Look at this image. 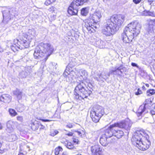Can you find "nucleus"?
Instances as JSON below:
<instances>
[{"label": "nucleus", "instance_id": "51", "mask_svg": "<svg viewBox=\"0 0 155 155\" xmlns=\"http://www.w3.org/2000/svg\"><path fill=\"white\" fill-rule=\"evenodd\" d=\"M2 129V124L0 123V130H1Z\"/></svg>", "mask_w": 155, "mask_h": 155}, {"label": "nucleus", "instance_id": "44", "mask_svg": "<svg viewBox=\"0 0 155 155\" xmlns=\"http://www.w3.org/2000/svg\"><path fill=\"white\" fill-rule=\"evenodd\" d=\"M141 0H133V2L135 4H139Z\"/></svg>", "mask_w": 155, "mask_h": 155}, {"label": "nucleus", "instance_id": "56", "mask_svg": "<svg viewBox=\"0 0 155 155\" xmlns=\"http://www.w3.org/2000/svg\"><path fill=\"white\" fill-rule=\"evenodd\" d=\"M154 20V21H155V20Z\"/></svg>", "mask_w": 155, "mask_h": 155}, {"label": "nucleus", "instance_id": "49", "mask_svg": "<svg viewBox=\"0 0 155 155\" xmlns=\"http://www.w3.org/2000/svg\"><path fill=\"white\" fill-rule=\"evenodd\" d=\"M66 135L68 136H71L73 135V133L71 132H69L68 134H66Z\"/></svg>", "mask_w": 155, "mask_h": 155}, {"label": "nucleus", "instance_id": "30", "mask_svg": "<svg viewBox=\"0 0 155 155\" xmlns=\"http://www.w3.org/2000/svg\"><path fill=\"white\" fill-rule=\"evenodd\" d=\"M67 143H65V146L67 147L69 149H72L73 148L74 146L70 142L67 141Z\"/></svg>", "mask_w": 155, "mask_h": 155}, {"label": "nucleus", "instance_id": "12", "mask_svg": "<svg viewBox=\"0 0 155 155\" xmlns=\"http://www.w3.org/2000/svg\"><path fill=\"white\" fill-rule=\"evenodd\" d=\"M17 124L16 122L12 120L8 121L7 123V131L9 133L12 132Z\"/></svg>", "mask_w": 155, "mask_h": 155}, {"label": "nucleus", "instance_id": "33", "mask_svg": "<svg viewBox=\"0 0 155 155\" xmlns=\"http://www.w3.org/2000/svg\"><path fill=\"white\" fill-rule=\"evenodd\" d=\"M152 14V13L149 11H144L142 12L141 15L143 16H151Z\"/></svg>", "mask_w": 155, "mask_h": 155}, {"label": "nucleus", "instance_id": "40", "mask_svg": "<svg viewBox=\"0 0 155 155\" xmlns=\"http://www.w3.org/2000/svg\"><path fill=\"white\" fill-rule=\"evenodd\" d=\"M16 118L17 120L20 122H22L23 120V117L21 116H17Z\"/></svg>", "mask_w": 155, "mask_h": 155}, {"label": "nucleus", "instance_id": "24", "mask_svg": "<svg viewBox=\"0 0 155 155\" xmlns=\"http://www.w3.org/2000/svg\"><path fill=\"white\" fill-rule=\"evenodd\" d=\"M69 72H70V71H69V68L67 67L63 74V76L66 78L67 80L69 81H70V80H69V78H70Z\"/></svg>", "mask_w": 155, "mask_h": 155}, {"label": "nucleus", "instance_id": "35", "mask_svg": "<svg viewBox=\"0 0 155 155\" xmlns=\"http://www.w3.org/2000/svg\"><path fill=\"white\" fill-rule=\"evenodd\" d=\"M55 1V0H46L45 4L46 5H48Z\"/></svg>", "mask_w": 155, "mask_h": 155}, {"label": "nucleus", "instance_id": "9", "mask_svg": "<svg viewBox=\"0 0 155 155\" xmlns=\"http://www.w3.org/2000/svg\"><path fill=\"white\" fill-rule=\"evenodd\" d=\"M37 35L35 30L33 29H29L28 32L26 33L25 35V38L27 40H26V42L28 43L29 46L30 43Z\"/></svg>", "mask_w": 155, "mask_h": 155}, {"label": "nucleus", "instance_id": "22", "mask_svg": "<svg viewBox=\"0 0 155 155\" xmlns=\"http://www.w3.org/2000/svg\"><path fill=\"white\" fill-rule=\"evenodd\" d=\"M146 105V104L145 103L144 105H142L140 106L137 110L138 114H139V115H141L144 112H145L146 113L147 112V111H146L145 108Z\"/></svg>", "mask_w": 155, "mask_h": 155}, {"label": "nucleus", "instance_id": "16", "mask_svg": "<svg viewBox=\"0 0 155 155\" xmlns=\"http://www.w3.org/2000/svg\"><path fill=\"white\" fill-rule=\"evenodd\" d=\"M11 97L7 94H3L0 97V101L5 103H8L11 101Z\"/></svg>", "mask_w": 155, "mask_h": 155}, {"label": "nucleus", "instance_id": "10", "mask_svg": "<svg viewBox=\"0 0 155 155\" xmlns=\"http://www.w3.org/2000/svg\"><path fill=\"white\" fill-rule=\"evenodd\" d=\"M91 150L93 155H101L104 152V150L98 144L91 146Z\"/></svg>", "mask_w": 155, "mask_h": 155}, {"label": "nucleus", "instance_id": "20", "mask_svg": "<svg viewBox=\"0 0 155 155\" xmlns=\"http://www.w3.org/2000/svg\"><path fill=\"white\" fill-rule=\"evenodd\" d=\"M88 24V23H87L85 25V27L89 33H91L96 31L95 30L97 29V26L94 25L95 24H93L94 25L92 24V26L90 27Z\"/></svg>", "mask_w": 155, "mask_h": 155}, {"label": "nucleus", "instance_id": "36", "mask_svg": "<svg viewBox=\"0 0 155 155\" xmlns=\"http://www.w3.org/2000/svg\"><path fill=\"white\" fill-rule=\"evenodd\" d=\"M105 44V41H100V44L99 46L100 48H103L104 47Z\"/></svg>", "mask_w": 155, "mask_h": 155}, {"label": "nucleus", "instance_id": "34", "mask_svg": "<svg viewBox=\"0 0 155 155\" xmlns=\"http://www.w3.org/2000/svg\"><path fill=\"white\" fill-rule=\"evenodd\" d=\"M104 74H105L104 75H102L101 74H100L98 75V76L99 78L101 79L102 78H108L110 76L109 73H108L107 75H106V73L104 72Z\"/></svg>", "mask_w": 155, "mask_h": 155}, {"label": "nucleus", "instance_id": "43", "mask_svg": "<svg viewBox=\"0 0 155 155\" xmlns=\"http://www.w3.org/2000/svg\"><path fill=\"white\" fill-rule=\"evenodd\" d=\"M142 93V91L141 90L138 89L137 92H135V94L136 95H139Z\"/></svg>", "mask_w": 155, "mask_h": 155}, {"label": "nucleus", "instance_id": "15", "mask_svg": "<svg viewBox=\"0 0 155 155\" xmlns=\"http://www.w3.org/2000/svg\"><path fill=\"white\" fill-rule=\"evenodd\" d=\"M146 134V133L145 131L143 130L137 131L136 132L135 135L134 136V140H137V139L140 140V138H141V139H142V138L141 137H142L143 139H144L145 138V137Z\"/></svg>", "mask_w": 155, "mask_h": 155}, {"label": "nucleus", "instance_id": "23", "mask_svg": "<svg viewBox=\"0 0 155 155\" xmlns=\"http://www.w3.org/2000/svg\"><path fill=\"white\" fill-rule=\"evenodd\" d=\"M13 94L19 99H21L22 96V92L18 89H16L14 91Z\"/></svg>", "mask_w": 155, "mask_h": 155}, {"label": "nucleus", "instance_id": "1", "mask_svg": "<svg viewBox=\"0 0 155 155\" xmlns=\"http://www.w3.org/2000/svg\"><path fill=\"white\" fill-rule=\"evenodd\" d=\"M141 25L137 21H134L125 28L121 35V39L125 43H129L140 33Z\"/></svg>", "mask_w": 155, "mask_h": 155}, {"label": "nucleus", "instance_id": "18", "mask_svg": "<svg viewBox=\"0 0 155 155\" xmlns=\"http://www.w3.org/2000/svg\"><path fill=\"white\" fill-rule=\"evenodd\" d=\"M87 0H76L74 1L71 3V5L75 6L77 8L78 6L82 5L84 3L86 2Z\"/></svg>", "mask_w": 155, "mask_h": 155}, {"label": "nucleus", "instance_id": "53", "mask_svg": "<svg viewBox=\"0 0 155 155\" xmlns=\"http://www.w3.org/2000/svg\"><path fill=\"white\" fill-rule=\"evenodd\" d=\"M146 85L147 87H149V85L148 84H146Z\"/></svg>", "mask_w": 155, "mask_h": 155}, {"label": "nucleus", "instance_id": "4", "mask_svg": "<svg viewBox=\"0 0 155 155\" xmlns=\"http://www.w3.org/2000/svg\"><path fill=\"white\" fill-rule=\"evenodd\" d=\"M104 113L103 108L101 106H97L91 110V117L92 120L95 123L98 122L101 117Z\"/></svg>", "mask_w": 155, "mask_h": 155}, {"label": "nucleus", "instance_id": "31", "mask_svg": "<svg viewBox=\"0 0 155 155\" xmlns=\"http://www.w3.org/2000/svg\"><path fill=\"white\" fill-rule=\"evenodd\" d=\"M62 151V148L60 147H58L56 148L55 149V155H58L60 151Z\"/></svg>", "mask_w": 155, "mask_h": 155}, {"label": "nucleus", "instance_id": "28", "mask_svg": "<svg viewBox=\"0 0 155 155\" xmlns=\"http://www.w3.org/2000/svg\"><path fill=\"white\" fill-rule=\"evenodd\" d=\"M89 8L87 7L83 8L81 10V14L83 16H86L88 12Z\"/></svg>", "mask_w": 155, "mask_h": 155}, {"label": "nucleus", "instance_id": "25", "mask_svg": "<svg viewBox=\"0 0 155 155\" xmlns=\"http://www.w3.org/2000/svg\"><path fill=\"white\" fill-rule=\"evenodd\" d=\"M148 28L150 31L153 30L155 28V21L153 20L150 21L148 24Z\"/></svg>", "mask_w": 155, "mask_h": 155}, {"label": "nucleus", "instance_id": "26", "mask_svg": "<svg viewBox=\"0 0 155 155\" xmlns=\"http://www.w3.org/2000/svg\"><path fill=\"white\" fill-rule=\"evenodd\" d=\"M18 138L17 136L15 134H12L8 136V141L9 142H12L16 140Z\"/></svg>", "mask_w": 155, "mask_h": 155}, {"label": "nucleus", "instance_id": "37", "mask_svg": "<svg viewBox=\"0 0 155 155\" xmlns=\"http://www.w3.org/2000/svg\"><path fill=\"white\" fill-rule=\"evenodd\" d=\"M58 133V132L57 130H53L51 131V135L52 136H54L57 134Z\"/></svg>", "mask_w": 155, "mask_h": 155}, {"label": "nucleus", "instance_id": "39", "mask_svg": "<svg viewBox=\"0 0 155 155\" xmlns=\"http://www.w3.org/2000/svg\"><path fill=\"white\" fill-rule=\"evenodd\" d=\"M87 23H88V25H89V27H91V26H92V23L89 20H87L86 21L85 23V25Z\"/></svg>", "mask_w": 155, "mask_h": 155}, {"label": "nucleus", "instance_id": "48", "mask_svg": "<svg viewBox=\"0 0 155 155\" xmlns=\"http://www.w3.org/2000/svg\"><path fill=\"white\" fill-rule=\"evenodd\" d=\"M55 8L53 7H51L50 8L49 10L50 11H54V10Z\"/></svg>", "mask_w": 155, "mask_h": 155}, {"label": "nucleus", "instance_id": "54", "mask_svg": "<svg viewBox=\"0 0 155 155\" xmlns=\"http://www.w3.org/2000/svg\"><path fill=\"white\" fill-rule=\"evenodd\" d=\"M3 17L4 18V16H5V13H3Z\"/></svg>", "mask_w": 155, "mask_h": 155}, {"label": "nucleus", "instance_id": "50", "mask_svg": "<svg viewBox=\"0 0 155 155\" xmlns=\"http://www.w3.org/2000/svg\"><path fill=\"white\" fill-rule=\"evenodd\" d=\"M62 155H68V154L66 152H64L62 153Z\"/></svg>", "mask_w": 155, "mask_h": 155}, {"label": "nucleus", "instance_id": "3", "mask_svg": "<svg viewBox=\"0 0 155 155\" xmlns=\"http://www.w3.org/2000/svg\"><path fill=\"white\" fill-rule=\"evenodd\" d=\"M83 83H80L77 85L74 90V95L76 99L81 100L86 98L92 92L87 90L83 86Z\"/></svg>", "mask_w": 155, "mask_h": 155}, {"label": "nucleus", "instance_id": "11", "mask_svg": "<svg viewBox=\"0 0 155 155\" xmlns=\"http://www.w3.org/2000/svg\"><path fill=\"white\" fill-rule=\"evenodd\" d=\"M141 138H140V140L137 139V140H135L136 142V146L140 150H146L149 148V144H146L145 142H143Z\"/></svg>", "mask_w": 155, "mask_h": 155}, {"label": "nucleus", "instance_id": "7", "mask_svg": "<svg viewBox=\"0 0 155 155\" xmlns=\"http://www.w3.org/2000/svg\"><path fill=\"white\" fill-rule=\"evenodd\" d=\"M117 31L116 28L108 20L107 21V24L105 25L102 30L103 33L107 36H110L114 34L115 32Z\"/></svg>", "mask_w": 155, "mask_h": 155}, {"label": "nucleus", "instance_id": "14", "mask_svg": "<svg viewBox=\"0 0 155 155\" xmlns=\"http://www.w3.org/2000/svg\"><path fill=\"white\" fill-rule=\"evenodd\" d=\"M102 17L101 13L100 11H97L93 14L91 18L95 23H97L100 21V19Z\"/></svg>", "mask_w": 155, "mask_h": 155}, {"label": "nucleus", "instance_id": "47", "mask_svg": "<svg viewBox=\"0 0 155 155\" xmlns=\"http://www.w3.org/2000/svg\"><path fill=\"white\" fill-rule=\"evenodd\" d=\"M73 141L74 143H78L79 142L78 139L77 138H73Z\"/></svg>", "mask_w": 155, "mask_h": 155}, {"label": "nucleus", "instance_id": "38", "mask_svg": "<svg viewBox=\"0 0 155 155\" xmlns=\"http://www.w3.org/2000/svg\"><path fill=\"white\" fill-rule=\"evenodd\" d=\"M75 132H77L78 135L81 137H82V134H85V131L83 130H82L80 131H75Z\"/></svg>", "mask_w": 155, "mask_h": 155}, {"label": "nucleus", "instance_id": "17", "mask_svg": "<svg viewBox=\"0 0 155 155\" xmlns=\"http://www.w3.org/2000/svg\"><path fill=\"white\" fill-rule=\"evenodd\" d=\"M68 13L71 15H76L78 12L77 8L71 5L68 8Z\"/></svg>", "mask_w": 155, "mask_h": 155}, {"label": "nucleus", "instance_id": "2", "mask_svg": "<svg viewBox=\"0 0 155 155\" xmlns=\"http://www.w3.org/2000/svg\"><path fill=\"white\" fill-rule=\"evenodd\" d=\"M129 120L122 121L119 123H115L110 126L107 129L106 134L108 137H111L113 136L118 138H120L124 134V132L121 130H115L114 128L118 127L124 128L128 130L130 129L131 125Z\"/></svg>", "mask_w": 155, "mask_h": 155}, {"label": "nucleus", "instance_id": "8", "mask_svg": "<svg viewBox=\"0 0 155 155\" xmlns=\"http://www.w3.org/2000/svg\"><path fill=\"white\" fill-rule=\"evenodd\" d=\"M39 47L42 52L48 56H49L54 51L53 46L50 43H41Z\"/></svg>", "mask_w": 155, "mask_h": 155}, {"label": "nucleus", "instance_id": "29", "mask_svg": "<svg viewBox=\"0 0 155 155\" xmlns=\"http://www.w3.org/2000/svg\"><path fill=\"white\" fill-rule=\"evenodd\" d=\"M9 112L10 115L12 117H15L17 114V113L15 110L12 109H10L9 110Z\"/></svg>", "mask_w": 155, "mask_h": 155}, {"label": "nucleus", "instance_id": "21", "mask_svg": "<svg viewBox=\"0 0 155 155\" xmlns=\"http://www.w3.org/2000/svg\"><path fill=\"white\" fill-rule=\"evenodd\" d=\"M79 72H80V74H81V77L82 78L81 79V81H82L83 80H86L87 75V71L83 69L80 70V71L79 70Z\"/></svg>", "mask_w": 155, "mask_h": 155}, {"label": "nucleus", "instance_id": "42", "mask_svg": "<svg viewBox=\"0 0 155 155\" xmlns=\"http://www.w3.org/2000/svg\"><path fill=\"white\" fill-rule=\"evenodd\" d=\"M66 127L69 128H72L73 127L72 124L71 123H69L66 125Z\"/></svg>", "mask_w": 155, "mask_h": 155}, {"label": "nucleus", "instance_id": "5", "mask_svg": "<svg viewBox=\"0 0 155 155\" xmlns=\"http://www.w3.org/2000/svg\"><path fill=\"white\" fill-rule=\"evenodd\" d=\"M125 17L124 15H113L109 20L118 30L123 25Z\"/></svg>", "mask_w": 155, "mask_h": 155}, {"label": "nucleus", "instance_id": "46", "mask_svg": "<svg viewBox=\"0 0 155 155\" xmlns=\"http://www.w3.org/2000/svg\"><path fill=\"white\" fill-rule=\"evenodd\" d=\"M131 65L132 66L136 67H137L138 68H139V66H138L135 63H131Z\"/></svg>", "mask_w": 155, "mask_h": 155}, {"label": "nucleus", "instance_id": "55", "mask_svg": "<svg viewBox=\"0 0 155 155\" xmlns=\"http://www.w3.org/2000/svg\"><path fill=\"white\" fill-rule=\"evenodd\" d=\"M41 126H42V129H44V128H45V127H44V126H43L42 125H41Z\"/></svg>", "mask_w": 155, "mask_h": 155}, {"label": "nucleus", "instance_id": "32", "mask_svg": "<svg viewBox=\"0 0 155 155\" xmlns=\"http://www.w3.org/2000/svg\"><path fill=\"white\" fill-rule=\"evenodd\" d=\"M155 93V90L150 89L147 91V94L148 96H150Z\"/></svg>", "mask_w": 155, "mask_h": 155}, {"label": "nucleus", "instance_id": "52", "mask_svg": "<svg viewBox=\"0 0 155 155\" xmlns=\"http://www.w3.org/2000/svg\"><path fill=\"white\" fill-rule=\"evenodd\" d=\"M18 155H23V153H20Z\"/></svg>", "mask_w": 155, "mask_h": 155}, {"label": "nucleus", "instance_id": "19", "mask_svg": "<svg viewBox=\"0 0 155 155\" xmlns=\"http://www.w3.org/2000/svg\"><path fill=\"white\" fill-rule=\"evenodd\" d=\"M41 51L40 50V49L39 46L36 47L35 52L34 54V56L35 58H37L39 57H41L43 55L42 54Z\"/></svg>", "mask_w": 155, "mask_h": 155}, {"label": "nucleus", "instance_id": "6", "mask_svg": "<svg viewBox=\"0 0 155 155\" xmlns=\"http://www.w3.org/2000/svg\"><path fill=\"white\" fill-rule=\"evenodd\" d=\"M17 44L19 45L18 46H17L15 44L12 46L11 41H8L7 42V46L8 48L10 45L11 49L14 52L18 51L19 49H22L29 47L28 43L27 42L26 40L24 39L21 40V41H18Z\"/></svg>", "mask_w": 155, "mask_h": 155}, {"label": "nucleus", "instance_id": "13", "mask_svg": "<svg viewBox=\"0 0 155 155\" xmlns=\"http://www.w3.org/2000/svg\"><path fill=\"white\" fill-rule=\"evenodd\" d=\"M107 129L104 131V133L102 135L100 138V142L101 144L104 146H106L108 144V142L107 138L110 137H108L106 134Z\"/></svg>", "mask_w": 155, "mask_h": 155}, {"label": "nucleus", "instance_id": "45", "mask_svg": "<svg viewBox=\"0 0 155 155\" xmlns=\"http://www.w3.org/2000/svg\"><path fill=\"white\" fill-rule=\"evenodd\" d=\"M39 120H41L44 122H50L51 121V120H47V119H42L40 118L38 119Z\"/></svg>", "mask_w": 155, "mask_h": 155}, {"label": "nucleus", "instance_id": "27", "mask_svg": "<svg viewBox=\"0 0 155 155\" xmlns=\"http://www.w3.org/2000/svg\"><path fill=\"white\" fill-rule=\"evenodd\" d=\"M75 71H72L69 72L70 73V78H69V80L71 81L73 79V78L74 77H76L77 75L76 74V72H77L78 71V70L77 69L75 68Z\"/></svg>", "mask_w": 155, "mask_h": 155}, {"label": "nucleus", "instance_id": "41", "mask_svg": "<svg viewBox=\"0 0 155 155\" xmlns=\"http://www.w3.org/2000/svg\"><path fill=\"white\" fill-rule=\"evenodd\" d=\"M151 113L152 115L155 114V104L153 108L151 110Z\"/></svg>", "mask_w": 155, "mask_h": 155}]
</instances>
